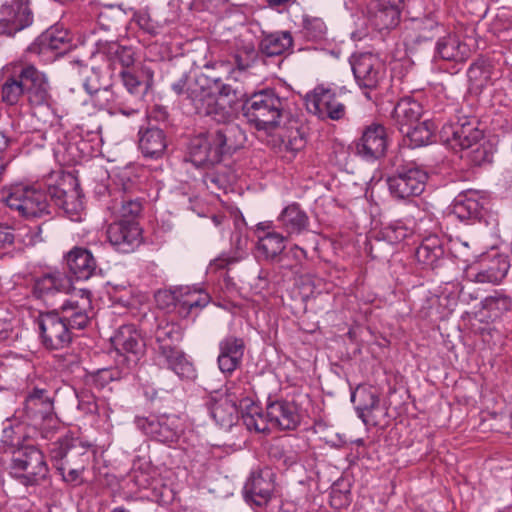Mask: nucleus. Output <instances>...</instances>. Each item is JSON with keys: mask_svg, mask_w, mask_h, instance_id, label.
Masks as SVG:
<instances>
[{"mask_svg": "<svg viewBox=\"0 0 512 512\" xmlns=\"http://www.w3.org/2000/svg\"><path fill=\"white\" fill-rule=\"evenodd\" d=\"M188 96L198 113L223 123L222 126L212 128L191 140L190 158L194 165L218 164L224 155L231 154L244 146L245 132L236 123L228 122L233 113L232 99L215 97V94L204 87H190Z\"/></svg>", "mask_w": 512, "mask_h": 512, "instance_id": "f257e3e1", "label": "nucleus"}, {"mask_svg": "<svg viewBox=\"0 0 512 512\" xmlns=\"http://www.w3.org/2000/svg\"><path fill=\"white\" fill-rule=\"evenodd\" d=\"M55 392L42 380L27 386L23 406L13 417L15 421L38 432L44 439H51L60 429L61 422L54 411Z\"/></svg>", "mask_w": 512, "mask_h": 512, "instance_id": "f03ea898", "label": "nucleus"}, {"mask_svg": "<svg viewBox=\"0 0 512 512\" xmlns=\"http://www.w3.org/2000/svg\"><path fill=\"white\" fill-rule=\"evenodd\" d=\"M289 101L280 97L273 89L253 93L242 106L243 116L257 130H272L278 127L288 113Z\"/></svg>", "mask_w": 512, "mask_h": 512, "instance_id": "7ed1b4c3", "label": "nucleus"}, {"mask_svg": "<svg viewBox=\"0 0 512 512\" xmlns=\"http://www.w3.org/2000/svg\"><path fill=\"white\" fill-rule=\"evenodd\" d=\"M2 200L26 219H39L51 213L47 193L35 186L14 185L3 192Z\"/></svg>", "mask_w": 512, "mask_h": 512, "instance_id": "20e7f679", "label": "nucleus"}, {"mask_svg": "<svg viewBox=\"0 0 512 512\" xmlns=\"http://www.w3.org/2000/svg\"><path fill=\"white\" fill-rule=\"evenodd\" d=\"M9 469L10 474L24 486L38 485L49 471L43 453L32 445L13 450Z\"/></svg>", "mask_w": 512, "mask_h": 512, "instance_id": "39448f33", "label": "nucleus"}, {"mask_svg": "<svg viewBox=\"0 0 512 512\" xmlns=\"http://www.w3.org/2000/svg\"><path fill=\"white\" fill-rule=\"evenodd\" d=\"M111 342L116 351L115 361L125 374L134 369L145 355V342L134 325L119 327Z\"/></svg>", "mask_w": 512, "mask_h": 512, "instance_id": "423d86ee", "label": "nucleus"}, {"mask_svg": "<svg viewBox=\"0 0 512 512\" xmlns=\"http://www.w3.org/2000/svg\"><path fill=\"white\" fill-rule=\"evenodd\" d=\"M41 343L47 349L58 350L67 347L73 337L71 328L58 312L40 313L35 319Z\"/></svg>", "mask_w": 512, "mask_h": 512, "instance_id": "0eeeda50", "label": "nucleus"}, {"mask_svg": "<svg viewBox=\"0 0 512 512\" xmlns=\"http://www.w3.org/2000/svg\"><path fill=\"white\" fill-rule=\"evenodd\" d=\"M304 101L307 111L322 120H340L346 113L345 105L336 92L322 85L308 92Z\"/></svg>", "mask_w": 512, "mask_h": 512, "instance_id": "6e6552de", "label": "nucleus"}, {"mask_svg": "<svg viewBox=\"0 0 512 512\" xmlns=\"http://www.w3.org/2000/svg\"><path fill=\"white\" fill-rule=\"evenodd\" d=\"M428 174L417 166L399 169L396 174L388 177L387 184L391 195L397 199H407L420 195L425 188Z\"/></svg>", "mask_w": 512, "mask_h": 512, "instance_id": "1a4fd4ad", "label": "nucleus"}, {"mask_svg": "<svg viewBox=\"0 0 512 512\" xmlns=\"http://www.w3.org/2000/svg\"><path fill=\"white\" fill-rule=\"evenodd\" d=\"M134 422L147 436L168 445L176 442L182 431L180 418L176 415L137 416Z\"/></svg>", "mask_w": 512, "mask_h": 512, "instance_id": "9d476101", "label": "nucleus"}, {"mask_svg": "<svg viewBox=\"0 0 512 512\" xmlns=\"http://www.w3.org/2000/svg\"><path fill=\"white\" fill-rule=\"evenodd\" d=\"M350 65L354 78L360 88L376 89L385 77L384 64L371 53L352 55Z\"/></svg>", "mask_w": 512, "mask_h": 512, "instance_id": "9b49d317", "label": "nucleus"}, {"mask_svg": "<svg viewBox=\"0 0 512 512\" xmlns=\"http://www.w3.org/2000/svg\"><path fill=\"white\" fill-rule=\"evenodd\" d=\"M476 117L458 115L455 121L442 127V136L447 142L463 148H472L476 142L483 139V132L478 128Z\"/></svg>", "mask_w": 512, "mask_h": 512, "instance_id": "f8f14e48", "label": "nucleus"}, {"mask_svg": "<svg viewBox=\"0 0 512 512\" xmlns=\"http://www.w3.org/2000/svg\"><path fill=\"white\" fill-rule=\"evenodd\" d=\"M58 313L72 331L84 329L88 325L92 313L91 292L87 289H80L61 305Z\"/></svg>", "mask_w": 512, "mask_h": 512, "instance_id": "ddd939ff", "label": "nucleus"}, {"mask_svg": "<svg viewBox=\"0 0 512 512\" xmlns=\"http://www.w3.org/2000/svg\"><path fill=\"white\" fill-rule=\"evenodd\" d=\"M20 75L25 79V92L32 107L50 106L52 95L47 76L32 64L20 65Z\"/></svg>", "mask_w": 512, "mask_h": 512, "instance_id": "4468645a", "label": "nucleus"}, {"mask_svg": "<svg viewBox=\"0 0 512 512\" xmlns=\"http://www.w3.org/2000/svg\"><path fill=\"white\" fill-rule=\"evenodd\" d=\"M54 465L87 466L89 463V445L78 438L64 437L53 444L50 450Z\"/></svg>", "mask_w": 512, "mask_h": 512, "instance_id": "2eb2a0df", "label": "nucleus"}, {"mask_svg": "<svg viewBox=\"0 0 512 512\" xmlns=\"http://www.w3.org/2000/svg\"><path fill=\"white\" fill-rule=\"evenodd\" d=\"M107 238L111 246L118 252H133L142 241V231L134 220H117L107 228Z\"/></svg>", "mask_w": 512, "mask_h": 512, "instance_id": "dca6fc26", "label": "nucleus"}, {"mask_svg": "<svg viewBox=\"0 0 512 512\" xmlns=\"http://www.w3.org/2000/svg\"><path fill=\"white\" fill-rule=\"evenodd\" d=\"M387 145L385 127L373 123L364 129L361 137L355 142L356 154L368 162H373L384 156Z\"/></svg>", "mask_w": 512, "mask_h": 512, "instance_id": "f3484780", "label": "nucleus"}, {"mask_svg": "<svg viewBox=\"0 0 512 512\" xmlns=\"http://www.w3.org/2000/svg\"><path fill=\"white\" fill-rule=\"evenodd\" d=\"M273 491L274 473L267 467L253 471L243 487L245 500L256 506L266 505Z\"/></svg>", "mask_w": 512, "mask_h": 512, "instance_id": "a211bd4d", "label": "nucleus"}, {"mask_svg": "<svg viewBox=\"0 0 512 512\" xmlns=\"http://www.w3.org/2000/svg\"><path fill=\"white\" fill-rule=\"evenodd\" d=\"M267 417L271 427L280 430H294L301 423V412L294 401L278 399L268 401L266 405Z\"/></svg>", "mask_w": 512, "mask_h": 512, "instance_id": "6ab92c4d", "label": "nucleus"}, {"mask_svg": "<svg viewBox=\"0 0 512 512\" xmlns=\"http://www.w3.org/2000/svg\"><path fill=\"white\" fill-rule=\"evenodd\" d=\"M403 0H373L369 6V21L379 31L391 29L400 21Z\"/></svg>", "mask_w": 512, "mask_h": 512, "instance_id": "aec40b11", "label": "nucleus"}, {"mask_svg": "<svg viewBox=\"0 0 512 512\" xmlns=\"http://www.w3.org/2000/svg\"><path fill=\"white\" fill-rule=\"evenodd\" d=\"M70 287L71 281L65 273L54 270L34 278L32 293L36 298L47 300L57 293L67 292Z\"/></svg>", "mask_w": 512, "mask_h": 512, "instance_id": "412c9836", "label": "nucleus"}, {"mask_svg": "<svg viewBox=\"0 0 512 512\" xmlns=\"http://www.w3.org/2000/svg\"><path fill=\"white\" fill-rule=\"evenodd\" d=\"M142 202L139 198H134V186L123 184L121 189L114 192L112 203L109 209L120 220H134L142 211Z\"/></svg>", "mask_w": 512, "mask_h": 512, "instance_id": "4be33fe9", "label": "nucleus"}, {"mask_svg": "<svg viewBox=\"0 0 512 512\" xmlns=\"http://www.w3.org/2000/svg\"><path fill=\"white\" fill-rule=\"evenodd\" d=\"M245 351V342L242 338L228 335L219 342V355L217 358L221 372L231 374L242 363Z\"/></svg>", "mask_w": 512, "mask_h": 512, "instance_id": "5701e85b", "label": "nucleus"}, {"mask_svg": "<svg viewBox=\"0 0 512 512\" xmlns=\"http://www.w3.org/2000/svg\"><path fill=\"white\" fill-rule=\"evenodd\" d=\"M69 49V37L66 31L50 28L42 33L27 51L39 56H46L50 52L62 54Z\"/></svg>", "mask_w": 512, "mask_h": 512, "instance_id": "b1692460", "label": "nucleus"}, {"mask_svg": "<svg viewBox=\"0 0 512 512\" xmlns=\"http://www.w3.org/2000/svg\"><path fill=\"white\" fill-rule=\"evenodd\" d=\"M68 271L78 280H87L95 272L97 263L92 253L82 247H74L64 257Z\"/></svg>", "mask_w": 512, "mask_h": 512, "instance_id": "393cba45", "label": "nucleus"}, {"mask_svg": "<svg viewBox=\"0 0 512 512\" xmlns=\"http://www.w3.org/2000/svg\"><path fill=\"white\" fill-rule=\"evenodd\" d=\"M510 263L507 257L496 256L488 263L482 264L477 272L470 271L467 277L471 282L482 284H499L507 275Z\"/></svg>", "mask_w": 512, "mask_h": 512, "instance_id": "a878e982", "label": "nucleus"}, {"mask_svg": "<svg viewBox=\"0 0 512 512\" xmlns=\"http://www.w3.org/2000/svg\"><path fill=\"white\" fill-rule=\"evenodd\" d=\"M277 222L287 237L300 235L309 227V217L297 203L287 205L278 215Z\"/></svg>", "mask_w": 512, "mask_h": 512, "instance_id": "bb28decb", "label": "nucleus"}, {"mask_svg": "<svg viewBox=\"0 0 512 512\" xmlns=\"http://www.w3.org/2000/svg\"><path fill=\"white\" fill-rule=\"evenodd\" d=\"M351 401L355 404L358 417L365 425L376 424L372 414L374 410L378 409L380 398L371 388L365 386L357 387L351 394Z\"/></svg>", "mask_w": 512, "mask_h": 512, "instance_id": "cd10ccee", "label": "nucleus"}, {"mask_svg": "<svg viewBox=\"0 0 512 512\" xmlns=\"http://www.w3.org/2000/svg\"><path fill=\"white\" fill-rule=\"evenodd\" d=\"M209 294L199 287H178V314L186 318L194 309H202L210 302Z\"/></svg>", "mask_w": 512, "mask_h": 512, "instance_id": "c85d7f7f", "label": "nucleus"}, {"mask_svg": "<svg viewBox=\"0 0 512 512\" xmlns=\"http://www.w3.org/2000/svg\"><path fill=\"white\" fill-rule=\"evenodd\" d=\"M0 13L3 15L0 17V23L6 27L9 35L24 29L32 22V15L29 9L18 3L11 5L3 3Z\"/></svg>", "mask_w": 512, "mask_h": 512, "instance_id": "c756f323", "label": "nucleus"}, {"mask_svg": "<svg viewBox=\"0 0 512 512\" xmlns=\"http://www.w3.org/2000/svg\"><path fill=\"white\" fill-rule=\"evenodd\" d=\"M95 47V53L105 56L112 64H120L125 70L134 64L135 53L132 47L102 39L95 42Z\"/></svg>", "mask_w": 512, "mask_h": 512, "instance_id": "7c9ffc66", "label": "nucleus"}, {"mask_svg": "<svg viewBox=\"0 0 512 512\" xmlns=\"http://www.w3.org/2000/svg\"><path fill=\"white\" fill-rule=\"evenodd\" d=\"M436 55L445 61L464 62L470 53L468 46L455 34H447L438 39Z\"/></svg>", "mask_w": 512, "mask_h": 512, "instance_id": "2f4dec72", "label": "nucleus"}, {"mask_svg": "<svg viewBox=\"0 0 512 512\" xmlns=\"http://www.w3.org/2000/svg\"><path fill=\"white\" fill-rule=\"evenodd\" d=\"M167 147L166 136L162 129L148 127L139 131V148L145 157L158 158Z\"/></svg>", "mask_w": 512, "mask_h": 512, "instance_id": "473e14b6", "label": "nucleus"}, {"mask_svg": "<svg viewBox=\"0 0 512 512\" xmlns=\"http://www.w3.org/2000/svg\"><path fill=\"white\" fill-rule=\"evenodd\" d=\"M210 415L221 427H231L238 419V409L235 401L228 395L212 399L209 404Z\"/></svg>", "mask_w": 512, "mask_h": 512, "instance_id": "72a5a7b5", "label": "nucleus"}, {"mask_svg": "<svg viewBox=\"0 0 512 512\" xmlns=\"http://www.w3.org/2000/svg\"><path fill=\"white\" fill-rule=\"evenodd\" d=\"M41 227L23 228L14 233L13 228L8 225L0 224V250L13 244L17 239L26 246H33L42 241L40 236Z\"/></svg>", "mask_w": 512, "mask_h": 512, "instance_id": "f704fd0d", "label": "nucleus"}, {"mask_svg": "<svg viewBox=\"0 0 512 512\" xmlns=\"http://www.w3.org/2000/svg\"><path fill=\"white\" fill-rule=\"evenodd\" d=\"M415 256L422 265L434 268L444 256L442 241L437 235L425 237L417 248Z\"/></svg>", "mask_w": 512, "mask_h": 512, "instance_id": "c9c22d12", "label": "nucleus"}, {"mask_svg": "<svg viewBox=\"0 0 512 512\" xmlns=\"http://www.w3.org/2000/svg\"><path fill=\"white\" fill-rule=\"evenodd\" d=\"M235 180L236 176L232 169L224 165H218L208 170L203 176V183L215 195L220 191L226 192Z\"/></svg>", "mask_w": 512, "mask_h": 512, "instance_id": "e433bc0d", "label": "nucleus"}, {"mask_svg": "<svg viewBox=\"0 0 512 512\" xmlns=\"http://www.w3.org/2000/svg\"><path fill=\"white\" fill-rule=\"evenodd\" d=\"M422 114L421 105L410 98L401 99L393 110V118L402 132V128L406 129L419 122Z\"/></svg>", "mask_w": 512, "mask_h": 512, "instance_id": "4c0bfd02", "label": "nucleus"}, {"mask_svg": "<svg viewBox=\"0 0 512 512\" xmlns=\"http://www.w3.org/2000/svg\"><path fill=\"white\" fill-rule=\"evenodd\" d=\"M481 210L482 204L474 192L458 195L452 205V214L461 221L479 218Z\"/></svg>", "mask_w": 512, "mask_h": 512, "instance_id": "58836bf2", "label": "nucleus"}, {"mask_svg": "<svg viewBox=\"0 0 512 512\" xmlns=\"http://www.w3.org/2000/svg\"><path fill=\"white\" fill-rule=\"evenodd\" d=\"M293 45V38L289 31L274 32L265 35L259 44L262 54L272 57L278 56L289 50Z\"/></svg>", "mask_w": 512, "mask_h": 512, "instance_id": "ea45409f", "label": "nucleus"}, {"mask_svg": "<svg viewBox=\"0 0 512 512\" xmlns=\"http://www.w3.org/2000/svg\"><path fill=\"white\" fill-rule=\"evenodd\" d=\"M183 337L181 327L175 323H166L158 326L155 331V340L157 343L158 354H167L171 350L176 349V343L180 342Z\"/></svg>", "mask_w": 512, "mask_h": 512, "instance_id": "a19ab883", "label": "nucleus"}, {"mask_svg": "<svg viewBox=\"0 0 512 512\" xmlns=\"http://www.w3.org/2000/svg\"><path fill=\"white\" fill-rule=\"evenodd\" d=\"M285 236L276 231H268L258 237L257 248L266 260L279 259L285 249Z\"/></svg>", "mask_w": 512, "mask_h": 512, "instance_id": "79ce46f5", "label": "nucleus"}, {"mask_svg": "<svg viewBox=\"0 0 512 512\" xmlns=\"http://www.w3.org/2000/svg\"><path fill=\"white\" fill-rule=\"evenodd\" d=\"M467 75L469 81L479 88L492 84L493 80L497 77L492 61L486 58H479L472 63Z\"/></svg>", "mask_w": 512, "mask_h": 512, "instance_id": "37998d69", "label": "nucleus"}, {"mask_svg": "<svg viewBox=\"0 0 512 512\" xmlns=\"http://www.w3.org/2000/svg\"><path fill=\"white\" fill-rule=\"evenodd\" d=\"M434 130L435 128L433 123L425 120L406 129L402 128V133L405 135L406 140L409 141L408 145L412 148H417L431 142Z\"/></svg>", "mask_w": 512, "mask_h": 512, "instance_id": "c03bdc74", "label": "nucleus"}, {"mask_svg": "<svg viewBox=\"0 0 512 512\" xmlns=\"http://www.w3.org/2000/svg\"><path fill=\"white\" fill-rule=\"evenodd\" d=\"M259 58V52L252 41L239 40L233 55L236 68L245 72L252 68Z\"/></svg>", "mask_w": 512, "mask_h": 512, "instance_id": "a18cd8bd", "label": "nucleus"}, {"mask_svg": "<svg viewBox=\"0 0 512 512\" xmlns=\"http://www.w3.org/2000/svg\"><path fill=\"white\" fill-rule=\"evenodd\" d=\"M49 195L55 205L71 217L78 215L83 208L82 200L76 192L68 194L63 189L52 187L49 189Z\"/></svg>", "mask_w": 512, "mask_h": 512, "instance_id": "49530a36", "label": "nucleus"}, {"mask_svg": "<svg viewBox=\"0 0 512 512\" xmlns=\"http://www.w3.org/2000/svg\"><path fill=\"white\" fill-rule=\"evenodd\" d=\"M159 355L165 359L168 368L171 369L180 378L192 379L195 377V369L192 363L178 348L171 350L170 353Z\"/></svg>", "mask_w": 512, "mask_h": 512, "instance_id": "de8ad7c7", "label": "nucleus"}, {"mask_svg": "<svg viewBox=\"0 0 512 512\" xmlns=\"http://www.w3.org/2000/svg\"><path fill=\"white\" fill-rule=\"evenodd\" d=\"M25 93V79H22L20 70L17 74L7 77L2 85L1 99L8 105H15Z\"/></svg>", "mask_w": 512, "mask_h": 512, "instance_id": "09e8293b", "label": "nucleus"}, {"mask_svg": "<svg viewBox=\"0 0 512 512\" xmlns=\"http://www.w3.org/2000/svg\"><path fill=\"white\" fill-rule=\"evenodd\" d=\"M143 108V98L129 94L128 92L119 93L116 91L114 101L113 115L122 114L126 117H131L138 114Z\"/></svg>", "mask_w": 512, "mask_h": 512, "instance_id": "8fccbe9b", "label": "nucleus"}, {"mask_svg": "<svg viewBox=\"0 0 512 512\" xmlns=\"http://www.w3.org/2000/svg\"><path fill=\"white\" fill-rule=\"evenodd\" d=\"M481 306L491 318H498L511 309L512 300L503 292L494 291L481 301Z\"/></svg>", "mask_w": 512, "mask_h": 512, "instance_id": "3c124183", "label": "nucleus"}, {"mask_svg": "<svg viewBox=\"0 0 512 512\" xmlns=\"http://www.w3.org/2000/svg\"><path fill=\"white\" fill-rule=\"evenodd\" d=\"M301 32L306 40L321 42L326 39L327 26L321 18L305 15L303 16Z\"/></svg>", "mask_w": 512, "mask_h": 512, "instance_id": "603ef678", "label": "nucleus"}, {"mask_svg": "<svg viewBox=\"0 0 512 512\" xmlns=\"http://www.w3.org/2000/svg\"><path fill=\"white\" fill-rule=\"evenodd\" d=\"M88 96L89 98L85 100L86 104L89 103L96 109L105 110L109 114L113 115L116 91L111 85H106L104 88L93 92Z\"/></svg>", "mask_w": 512, "mask_h": 512, "instance_id": "864d4df0", "label": "nucleus"}, {"mask_svg": "<svg viewBox=\"0 0 512 512\" xmlns=\"http://www.w3.org/2000/svg\"><path fill=\"white\" fill-rule=\"evenodd\" d=\"M17 323L14 312L6 306H0V342L18 338Z\"/></svg>", "mask_w": 512, "mask_h": 512, "instance_id": "5fc2aeb1", "label": "nucleus"}, {"mask_svg": "<svg viewBox=\"0 0 512 512\" xmlns=\"http://www.w3.org/2000/svg\"><path fill=\"white\" fill-rule=\"evenodd\" d=\"M246 239H243L240 235H236L235 239V250L232 254H222L218 258L214 259L210 266L215 269H224L225 267L235 264L246 257Z\"/></svg>", "mask_w": 512, "mask_h": 512, "instance_id": "6e6d98bb", "label": "nucleus"}, {"mask_svg": "<svg viewBox=\"0 0 512 512\" xmlns=\"http://www.w3.org/2000/svg\"><path fill=\"white\" fill-rule=\"evenodd\" d=\"M243 422L248 430H254L255 432H267L270 429V421L266 416L263 415L260 408L256 405H252L247 412L242 415Z\"/></svg>", "mask_w": 512, "mask_h": 512, "instance_id": "4d7b16f0", "label": "nucleus"}, {"mask_svg": "<svg viewBox=\"0 0 512 512\" xmlns=\"http://www.w3.org/2000/svg\"><path fill=\"white\" fill-rule=\"evenodd\" d=\"M123 20L124 12L114 6H106L98 14V25L106 31L117 30Z\"/></svg>", "mask_w": 512, "mask_h": 512, "instance_id": "13d9d810", "label": "nucleus"}, {"mask_svg": "<svg viewBox=\"0 0 512 512\" xmlns=\"http://www.w3.org/2000/svg\"><path fill=\"white\" fill-rule=\"evenodd\" d=\"M463 150H467L466 157L474 165H482L492 162L493 148L488 141L476 142L472 148H463Z\"/></svg>", "mask_w": 512, "mask_h": 512, "instance_id": "bf43d9fd", "label": "nucleus"}, {"mask_svg": "<svg viewBox=\"0 0 512 512\" xmlns=\"http://www.w3.org/2000/svg\"><path fill=\"white\" fill-rule=\"evenodd\" d=\"M306 258V251L298 245H294L286 254L279 258V261L292 260L293 265L282 264L280 267L289 270L292 274L298 275L302 272V263Z\"/></svg>", "mask_w": 512, "mask_h": 512, "instance_id": "052dcab7", "label": "nucleus"}, {"mask_svg": "<svg viewBox=\"0 0 512 512\" xmlns=\"http://www.w3.org/2000/svg\"><path fill=\"white\" fill-rule=\"evenodd\" d=\"M283 144L286 150L297 152L301 150L306 143L304 132L298 127H290L283 136Z\"/></svg>", "mask_w": 512, "mask_h": 512, "instance_id": "680f3d73", "label": "nucleus"}, {"mask_svg": "<svg viewBox=\"0 0 512 512\" xmlns=\"http://www.w3.org/2000/svg\"><path fill=\"white\" fill-rule=\"evenodd\" d=\"M120 76L123 85L126 88V92L142 98L144 97L148 89L147 85L142 83L134 74L128 70L123 69L120 72Z\"/></svg>", "mask_w": 512, "mask_h": 512, "instance_id": "e2e57ef3", "label": "nucleus"}, {"mask_svg": "<svg viewBox=\"0 0 512 512\" xmlns=\"http://www.w3.org/2000/svg\"><path fill=\"white\" fill-rule=\"evenodd\" d=\"M17 428L12 426L5 427L2 431L1 443L6 452L13 453V450L19 449L23 446V435Z\"/></svg>", "mask_w": 512, "mask_h": 512, "instance_id": "0e129e2a", "label": "nucleus"}, {"mask_svg": "<svg viewBox=\"0 0 512 512\" xmlns=\"http://www.w3.org/2000/svg\"><path fill=\"white\" fill-rule=\"evenodd\" d=\"M449 249L454 257L468 262L470 260V242L463 240L460 237L450 238Z\"/></svg>", "mask_w": 512, "mask_h": 512, "instance_id": "69168bd1", "label": "nucleus"}, {"mask_svg": "<svg viewBox=\"0 0 512 512\" xmlns=\"http://www.w3.org/2000/svg\"><path fill=\"white\" fill-rule=\"evenodd\" d=\"M57 471L61 474L62 479L71 484L80 483L81 475L85 470L86 466H65L55 465Z\"/></svg>", "mask_w": 512, "mask_h": 512, "instance_id": "338daca9", "label": "nucleus"}, {"mask_svg": "<svg viewBox=\"0 0 512 512\" xmlns=\"http://www.w3.org/2000/svg\"><path fill=\"white\" fill-rule=\"evenodd\" d=\"M78 409L86 414H94L98 411V405L95 396L88 391H82L77 395Z\"/></svg>", "mask_w": 512, "mask_h": 512, "instance_id": "774afa93", "label": "nucleus"}]
</instances>
